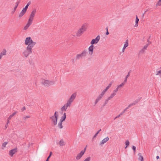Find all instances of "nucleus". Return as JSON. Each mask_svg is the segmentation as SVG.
<instances>
[{
  "label": "nucleus",
  "mask_w": 161,
  "mask_h": 161,
  "mask_svg": "<svg viewBox=\"0 0 161 161\" xmlns=\"http://www.w3.org/2000/svg\"><path fill=\"white\" fill-rule=\"evenodd\" d=\"M36 44V42L34 41L30 36L26 37L25 39V44L27 46L26 47L32 48Z\"/></svg>",
  "instance_id": "1"
},
{
  "label": "nucleus",
  "mask_w": 161,
  "mask_h": 161,
  "mask_svg": "<svg viewBox=\"0 0 161 161\" xmlns=\"http://www.w3.org/2000/svg\"><path fill=\"white\" fill-rule=\"evenodd\" d=\"M41 83L42 85L45 87H49L56 84V82L54 80H51L45 79H42Z\"/></svg>",
  "instance_id": "2"
},
{
  "label": "nucleus",
  "mask_w": 161,
  "mask_h": 161,
  "mask_svg": "<svg viewBox=\"0 0 161 161\" xmlns=\"http://www.w3.org/2000/svg\"><path fill=\"white\" fill-rule=\"evenodd\" d=\"M32 49L31 48L26 47L22 52L23 56L25 58H27L32 53Z\"/></svg>",
  "instance_id": "3"
},
{
  "label": "nucleus",
  "mask_w": 161,
  "mask_h": 161,
  "mask_svg": "<svg viewBox=\"0 0 161 161\" xmlns=\"http://www.w3.org/2000/svg\"><path fill=\"white\" fill-rule=\"evenodd\" d=\"M58 117V114L57 112H56L54 113V115L52 116L50 119L52 120L53 124L55 125L57 124V119Z\"/></svg>",
  "instance_id": "4"
},
{
  "label": "nucleus",
  "mask_w": 161,
  "mask_h": 161,
  "mask_svg": "<svg viewBox=\"0 0 161 161\" xmlns=\"http://www.w3.org/2000/svg\"><path fill=\"white\" fill-rule=\"evenodd\" d=\"M76 96V93H74L72 94L71 96L70 97L66 103L70 106L71 103L73 102Z\"/></svg>",
  "instance_id": "5"
},
{
  "label": "nucleus",
  "mask_w": 161,
  "mask_h": 161,
  "mask_svg": "<svg viewBox=\"0 0 161 161\" xmlns=\"http://www.w3.org/2000/svg\"><path fill=\"white\" fill-rule=\"evenodd\" d=\"M66 118V114L65 113H64L61 117V119L58 123V126L60 128L62 129L63 128V126L62 125V123L65 120Z\"/></svg>",
  "instance_id": "6"
},
{
  "label": "nucleus",
  "mask_w": 161,
  "mask_h": 161,
  "mask_svg": "<svg viewBox=\"0 0 161 161\" xmlns=\"http://www.w3.org/2000/svg\"><path fill=\"white\" fill-rule=\"evenodd\" d=\"M30 5V3H28L25 8H23L21 12L19 14V18L22 17L25 13L28 7Z\"/></svg>",
  "instance_id": "7"
},
{
  "label": "nucleus",
  "mask_w": 161,
  "mask_h": 161,
  "mask_svg": "<svg viewBox=\"0 0 161 161\" xmlns=\"http://www.w3.org/2000/svg\"><path fill=\"white\" fill-rule=\"evenodd\" d=\"M100 39V36L99 35L97 36L95 38L92 40L90 42V44L93 45L94 44H97Z\"/></svg>",
  "instance_id": "8"
},
{
  "label": "nucleus",
  "mask_w": 161,
  "mask_h": 161,
  "mask_svg": "<svg viewBox=\"0 0 161 161\" xmlns=\"http://www.w3.org/2000/svg\"><path fill=\"white\" fill-rule=\"evenodd\" d=\"M86 150V148H85L84 150H81L80 153L77 154L76 157V159L77 160H79L81 158L84 154Z\"/></svg>",
  "instance_id": "9"
},
{
  "label": "nucleus",
  "mask_w": 161,
  "mask_h": 161,
  "mask_svg": "<svg viewBox=\"0 0 161 161\" xmlns=\"http://www.w3.org/2000/svg\"><path fill=\"white\" fill-rule=\"evenodd\" d=\"M94 46V45H91L88 48V53L90 56H92L93 54Z\"/></svg>",
  "instance_id": "10"
},
{
  "label": "nucleus",
  "mask_w": 161,
  "mask_h": 161,
  "mask_svg": "<svg viewBox=\"0 0 161 161\" xmlns=\"http://www.w3.org/2000/svg\"><path fill=\"white\" fill-rule=\"evenodd\" d=\"M17 152V148H15L9 150V155L11 157H12Z\"/></svg>",
  "instance_id": "11"
},
{
  "label": "nucleus",
  "mask_w": 161,
  "mask_h": 161,
  "mask_svg": "<svg viewBox=\"0 0 161 161\" xmlns=\"http://www.w3.org/2000/svg\"><path fill=\"white\" fill-rule=\"evenodd\" d=\"M87 29V25L86 24H83L80 28L79 29L83 33L86 31Z\"/></svg>",
  "instance_id": "12"
},
{
  "label": "nucleus",
  "mask_w": 161,
  "mask_h": 161,
  "mask_svg": "<svg viewBox=\"0 0 161 161\" xmlns=\"http://www.w3.org/2000/svg\"><path fill=\"white\" fill-rule=\"evenodd\" d=\"M109 140V138L108 137H107L103 139L100 143V145L102 146Z\"/></svg>",
  "instance_id": "13"
},
{
  "label": "nucleus",
  "mask_w": 161,
  "mask_h": 161,
  "mask_svg": "<svg viewBox=\"0 0 161 161\" xmlns=\"http://www.w3.org/2000/svg\"><path fill=\"white\" fill-rule=\"evenodd\" d=\"M139 19L138 17V16L137 15L136 16V19L135 20V24L134 25V27H136L138 26V22L139 21Z\"/></svg>",
  "instance_id": "14"
},
{
  "label": "nucleus",
  "mask_w": 161,
  "mask_h": 161,
  "mask_svg": "<svg viewBox=\"0 0 161 161\" xmlns=\"http://www.w3.org/2000/svg\"><path fill=\"white\" fill-rule=\"evenodd\" d=\"M70 106L66 103L64 104V105L61 107V110L63 111H66L68 107H69Z\"/></svg>",
  "instance_id": "15"
},
{
  "label": "nucleus",
  "mask_w": 161,
  "mask_h": 161,
  "mask_svg": "<svg viewBox=\"0 0 161 161\" xmlns=\"http://www.w3.org/2000/svg\"><path fill=\"white\" fill-rule=\"evenodd\" d=\"M116 95V94L113 92L110 96L107 98V101H108L113 98Z\"/></svg>",
  "instance_id": "16"
},
{
  "label": "nucleus",
  "mask_w": 161,
  "mask_h": 161,
  "mask_svg": "<svg viewBox=\"0 0 161 161\" xmlns=\"http://www.w3.org/2000/svg\"><path fill=\"white\" fill-rule=\"evenodd\" d=\"M83 33V32L79 29L76 33V36H77L79 37L81 36Z\"/></svg>",
  "instance_id": "17"
},
{
  "label": "nucleus",
  "mask_w": 161,
  "mask_h": 161,
  "mask_svg": "<svg viewBox=\"0 0 161 161\" xmlns=\"http://www.w3.org/2000/svg\"><path fill=\"white\" fill-rule=\"evenodd\" d=\"M58 144L60 146H63L65 145V143L63 140L61 139L59 141Z\"/></svg>",
  "instance_id": "18"
},
{
  "label": "nucleus",
  "mask_w": 161,
  "mask_h": 161,
  "mask_svg": "<svg viewBox=\"0 0 161 161\" xmlns=\"http://www.w3.org/2000/svg\"><path fill=\"white\" fill-rule=\"evenodd\" d=\"M31 24L27 22L26 24L24 26L23 29L24 30H27Z\"/></svg>",
  "instance_id": "19"
},
{
  "label": "nucleus",
  "mask_w": 161,
  "mask_h": 161,
  "mask_svg": "<svg viewBox=\"0 0 161 161\" xmlns=\"http://www.w3.org/2000/svg\"><path fill=\"white\" fill-rule=\"evenodd\" d=\"M129 45V43L127 41H126L122 49V52H124L125 50V48L127 47Z\"/></svg>",
  "instance_id": "20"
},
{
  "label": "nucleus",
  "mask_w": 161,
  "mask_h": 161,
  "mask_svg": "<svg viewBox=\"0 0 161 161\" xmlns=\"http://www.w3.org/2000/svg\"><path fill=\"white\" fill-rule=\"evenodd\" d=\"M36 12V9H33L31 12L30 15V16L34 18Z\"/></svg>",
  "instance_id": "21"
},
{
  "label": "nucleus",
  "mask_w": 161,
  "mask_h": 161,
  "mask_svg": "<svg viewBox=\"0 0 161 161\" xmlns=\"http://www.w3.org/2000/svg\"><path fill=\"white\" fill-rule=\"evenodd\" d=\"M148 44H147L143 46L142 48L141 49V51L142 52H144L147 49V48L148 47Z\"/></svg>",
  "instance_id": "22"
},
{
  "label": "nucleus",
  "mask_w": 161,
  "mask_h": 161,
  "mask_svg": "<svg viewBox=\"0 0 161 161\" xmlns=\"http://www.w3.org/2000/svg\"><path fill=\"white\" fill-rule=\"evenodd\" d=\"M8 144V142H3L2 144V149H4L6 147V146Z\"/></svg>",
  "instance_id": "23"
},
{
  "label": "nucleus",
  "mask_w": 161,
  "mask_h": 161,
  "mask_svg": "<svg viewBox=\"0 0 161 161\" xmlns=\"http://www.w3.org/2000/svg\"><path fill=\"white\" fill-rule=\"evenodd\" d=\"M161 6V0H158L155 4V6L157 7Z\"/></svg>",
  "instance_id": "24"
},
{
  "label": "nucleus",
  "mask_w": 161,
  "mask_h": 161,
  "mask_svg": "<svg viewBox=\"0 0 161 161\" xmlns=\"http://www.w3.org/2000/svg\"><path fill=\"white\" fill-rule=\"evenodd\" d=\"M33 19L34 18L30 16L27 22L31 24H32Z\"/></svg>",
  "instance_id": "25"
},
{
  "label": "nucleus",
  "mask_w": 161,
  "mask_h": 161,
  "mask_svg": "<svg viewBox=\"0 0 161 161\" xmlns=\"http://www.w3.org/2000/svg\"><path fill=\"white\" fill-rule=\"evenodd\" d=\"M138 160L140 161H143V158L141 153L138 154Z\"/></svg>",
  "instance_id": "26"
},
{
  "label": "nucleus",
  "mask_w": 161,
  "mask_h": 161,
  "mask_svg": "<svg viewBox=\"0 0 161 161\" xmlns=\"http://www.w3.org/2000/svg\"><path fill=\"white\" fill-rule=\"evenodd\" d=\"M80 53L82 55L83 57H85L86 55L87 52L86 50H84Z\"/></svg>",
  "instance_id": "27"
},
{
  "label": "nucleus",
  "mask_w": 161,
  "mask_h": 161,
  "mask_svg": "<svg viewBox=\"0 0 161 161\" xmlns=\"http://www.w3.org/2000/svg\"><path fill=\"white\" fill-rule=\"evenodd\" d=\"M124 83H121L120 84L117 86V88L119 90L120 88L123 87L124 86Z\"/></svg>",
  "instance_id": "28"
},
{
  "label": "nucleus",
  "mask_w": 161,
  "mask_h": 161,
  "mask_svg": "<svg viewBox=\"0 0 161 161\" xmlns=\"http://www.w3.org/2000/svg\"><path fill=\"white\" fill-rule=\"evenodd\" d=\"M102 97L103 96L100 95L96 100L95 101V103H97L98 101L101 99Z\"/></svg>",
  "instance_id": "29"
},
{
  "label": "nucleus",
  "mask_w": 161,
  "mask_h": 161,
  "mask_svg": "<svg viewBox=\"0 0 161 161\" xmlns=\"http://www.w3.org/2000/svg\"><path fill=\"white\" fill-rule=\"evenodd\" d=\"M112 85V83H110L106 87L105 89H104L106 91H107V90L111 87Z\"/></svg>",
  "instance_id": "30"
},
{
  "label": "nucleus",
  "mask_w": 161,
  "mask_h": 161,
  "mask_svg": "<svg viewBox=\"0 0 161 161\" xmlns=\"http://www.w3.org/2000/svg\"><path fill=\"white\" fill-rule=\"evenodd\" d=\"M6 54V51L5 50H3V52L0 53V55L3 57V55H5Z\"/></svg>",
  "instance_id": "31"
},
{
  "label": "nucleus",
  "mask_w": 161,
  "mask_h": 161,
  "mask_svg": "<svg viewBox=\"0 0 161 161\" xmlns=\"http://www.w3.org/2000/svg\"><path fill=\"white\" fill-rule=\"evenodd\" d=\"M82 57H83V56L81 53L77 54L76 56V58L78 59L81 58Z\"/></svg>",
  "instance_id": "32"
},
{
  "label": "nucleus",
  "mask_w": 161,
  "mask_h": 161,
  "mask_svg": "<svg viewBox=\"0 0 161 161\" xmlns=\"http://www.w3.org/2000/svg\"><path fill=\"white\" fill-rule=\"evenodd\" d=\"M129 142L128 140H127L125 141V144L126 145V146L125 147V148H126L129 145Z\"/></svg>",
  "instance_id": "33"
},
{
  "label": "nucleus",
  "mask_w": 161,
  "mask_h": 161,
  "mask_svg": "<svg viewBox=\"0 0 161 161\" xmlns=\"http://www.w3.org/2000/svg\"><path fill=\"white\" fill-rule=\"evenodd\" d=\"M156 75H159L160 77H161V69L159 70L157 72V73Z\"/></svg>",
  "instance_id": "34"
},
{
  "label": "nucleus",
  "mask_w": 161,
  "mask_h": 161,
  "mask_svg": "<svg viewBox=\"0 0 161 161\" xmlns=\"http://www.w3.org/2000/svg\"><path fill=\"white\" fill-rule=\"evenodd\" d=\"M91 160V157H88L86 158L83 161H90Z\"/></svg>",
  "instance_id": "35"
},
{
  "label": "nucleus",
  "mask_w": 161,
  "mask_h": 161,
  "mask_svg": "<svg viewBox=\"0 0 161 161\" xmlns=\"http://www.w3.org/2000/svg\"><path fill=\"white\" fill-rule=\"evenodd\" d=\"M30 117V116L29 115H25L23 117V119L25 120L26 119L29 118Z\"/></svg>",
  "instance_id": "36"
},
{
  "label": "nucleus",
  "mask_w": 161,
  "mask_h": 161,
  "mask_svg": "<svg viewBox=\"0 0 161 161\" xmlns=\"http://www.w3.org/2000/svg\"><path fill=\"white\" fill-rule=\"evenodd\" d=\"M19 3V2H16V3L15 4V5L14 6V9L15 10H16V9L17 8V6H18Z\"/></svg>",
  "instance_id": "37"
},
{
  "label": "nucleus",
  "mask_w": 161,
  "mask_h": 161,
  "mask_svg": "<svg viewBox=\"0 0 161 161\" xmlns=\"http://www.w3.org/2000/svg\"><path fill=\"white\" fill-rule=\"evenodd\" d=\"M106 92L105 90H103L101 92V94H100L101 96L103 97V96L104 95L105 92Z\"/></svg>",
  "instance_id": "38"
},
{
  "label": "nucleus",
  "mask_w": 161,
  "mask_h": 161,
  "mask_svg": "<svg viewBox=\"0 0 161 161\" xmlns=\"http://www.w3.org/2000/svg\"><path fill=\"white\" fill-rule=\"evenodd\" d=\"M119 89H118L117 88H116V89H115L113 91V92L116 94V93L117 92L119 91Z\"/></svg>",
  "instance_id": "39"
},
{
  "label": "nucleus",
  "mask_w": 161,
  "mask_h": 161,
  "mask_svg": "<svg viewBox=\"0 0 161 161\" xmlns=\"http://www.w3.org/2000/svg\"><path fill=\"white\" fill-rule=\"evenodd\" d=\"M52 155V152H50V155L49 156L47 157L46 161H49V158Z\"/></svg>",
  "instance_id": "40"
},
{
  "label": "nucleus",
  "mask_w": 161,
  "mask_h": 161,
  "mask_svg": "<svg viewBox=\"0 0 161 161\" xmlns=\"http://www.w3.org/2000/svg\"><path fill=\"white\" fill-rule=\"evenodd\" d=\"M100 130H100L97 132L94 136L93 138H95L97 136V135L99 133Z\"/></svg>",
  "instance_id": "41"
},
{
  "label": "nucleus",
  "mask_w": 161,
  "mask_h": 161,
  "mask_svg": "<svg viewBox=\"0 0 161 161\" xmlns=\"http://www.w3.org/2000/svg\"><path fill=\"white\" fill-rule=\"evenodd\" d=\"M127 78H125V80L124 81V82H122V83H124V85H125V83L126 82L127 80Z\"/></svg>",
  "instance_id": "42"
},
{
  "label": "nucleus",
  "mask_w": 161,
  "mask_h": 161,
  "mask_svg": "<svg viewBox=\"0 0 161 161\" xmlns=\"http://www.w3.org/2000/svg\"><path fill=\"white\" fill-rule=\"evenodd\" d=\"M17 112H14L11 115L13 116L17 114Z\"/></svg>",
  "instance_id": "43"
},
{
  "label": "nucleus",
  "mask_w": 161,
  "mask_h": 161,
  "mask_svg": "<svg viewBox=\"0 0 161 161\" xmlns=\"http://www.w3.org/2000/svg\"><path fill=\"white\" fill-rule=\"evenodd\" d=\"M132 149L133 150L134 152H135L136 151V147L134 146H133Z\"/></svg>",
  "instance_id": "44"
},
{
  "label": "nucleus",
  "mask_w": 161,
  "mask_h": 161,
  "mask_svg": "<svg viewBox=\"0 0 161 161\" xmlns=\"http://www.w3.org/2000/svg\"><path fill=\"white\" fill-rule=\"evenodd\" d=\"M13 116H12V115L11 114L10 115L9 117H8V119H10L11 118L13 117Z\"/></svg>",
  "instance_id": "45"
},
{
  "label": "nucleus",
  "mask_w": 161,
  "mask_h": 161,
  "mask_svg": "<svg viewBox=\"0 0 161 161\" xmlns=\"http://www.w3.org/2000/svg\"><path fill=\"white\" fill-rule=\"evenodd\" d=\"M107 32L106 33V34L107 35H108L109 34V32H108V29L107 28Z\"/></svg>",
  "instance_id": "46"
},
{
  "label": "nucleus",
  "mask_w": 161,
  "mask_h": 161,
  "mask_svg": "<svg viewBox=\"0 0 161 161\" xmlns=\"http://www.w3.org/2000/svg\"><path fill=\"white\" fill-rule=\"evenodd\" d=\"M129 76V75L128 74L125 77V78H128V77Z\"/></svg>",
  "instance_id": "47"
},
{
  "label": "nucleus",
  "mask_w": 161,
  "mask_h": 161,
  "mask_svg": "<svg viewBox=\"0 0 161 161\" xmlns=\"http://www.w3.org/2000/svg\"><path fill=\"white\" fill-rule=\"evenodd\" d=\"M159 157L158 156H157L156 157V158L158 159H159Z\"/></svg>",
  "instance_id": "48"
},
{
  "label": "nucleus",
  "mask_w": 161,
  "mask_h": 161,
  "mask_svg": "<svg viewBox=\"0 0 161 161\" xmlns=\"http://www.w3.org/2000/svg\"><path fill=\"white\" fill-rule=\"evenodd\" d=\"M9 120L10 119H8V120H7V124H8L9 123Z\"/></svg>",
  "instance_id": "49"
},
{
  "label": "nucleus",
  "mask_w": 161,
  "mask_h": 161,
  "mask_svg": "<svg viewBox=\"0 0 161 161\" xmlns=\"http://www.w3.org/2000/svg\"><path fill=\"white\" fill-rule=\"evenodd\" d=\"M2 57V55H0V59H1Z\"/></svg>",
  "instance_id": "50"
}]
</instances>
